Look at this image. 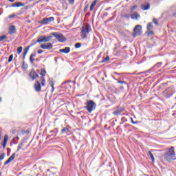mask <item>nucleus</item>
I'll return each mask as SVG.
<instances>
[{"mask_svg":"<svg viewBox=\"0 0 176 176\" xmlns=\"http://www.w3.org/2000/svg\"><path fill=\"white\" fill-rule=\"evenodd\" d=\"M164 159L166 162H173V160H175V151H174V146H171L168 151L165 153Z\"/></svg>","mask_w":176,"mask_h":176,"instance_id":"nucleus-1","label":"nucleus"},{"mask_svg":"<svg viewBox=\"0 0 176 176\" xmlns=\"http://www.w3.org/2000/svg\"><path fill=\"white\" fill-rule=\"evenodd\" d=\"M85 108L89 113H91V112H93V111L97 108V104L93 100H88L86 102Z\"/></svg>","mask_w":176,"mask_h":176,"instance_id":"nucleus-2","label":"nucleus"},{"mask_svg":"<svg viewBox=\"0 0 176 176\" xmlns=\"http://www.w3.org/2000/svg\"><path fill=\"white\" fill-rule=\"evenodd\" d=\"M91 29L90 28V25H86L85 26L82 27L81 30V39H86L87 38V34L89 32H90V30Z\"/></svg>","mask_w":176,"mask_h":176,"instance_id":"nucleus-3","label":"nucleus"},{"mask_svg":"<svg viewBox=\"0 0 176 176\" xmlns=\"http://www.w3.org/2000/svg\"><path fill=\"white\" fill-rule=\"evenodd\" d=\"M175 89L174 88V86H170L168 87L166 89H165L163 92L162 94L166 97V98H168V97H171L173 94H174Z\"/></svg>","mask_w":176,"mask_h":176,"instance_id":"nucleus-4","label":"nucleus"},{"mask_svg":"<svg viewBox=\"0 0 176 176\" xmlns=\"http://www.w3.org/2000/svg\"><path fill=\"white\" fill-rule=\"evenodd\" d=\"M51 35L54 36L58 42H65L67 41V38H65L64 35L60 32H52L51 33Z\"/></svg>","mask_w":176,"mask_h":176,"instance_id":"nucleus-5","label":"nucleus"},{"mask_svg":"<svg viewBox=\"0 0 176 176\" xmlns=\"http://www.w3.org/2000/svg\"><path fill=\"white\" fill-rule=\"evenodd\" d=\"M52 36H41L40 37L38 38L37 39V43H43V42H50Z\"/></svg>","mask_w":176,"mask_h":176,"instance_id":"nucleus-6","label":"nucleus"},{"mask_svg":"<svg viewBox=\"0 0 176 176\" xmlns=\"http://www.w3.org/2000/svg\"><path fill=\"white\" fill-rule=\"evenodd\" d=\"M53 21H54V17L51 16L49 18H43L39 21V23L46 25L47 24H49V23H53Z\"/></svg>","mask_w":176,"mask_h":176,"instance_id":"nucleus-7","label":"nucleus"},{"mask_svg":"<svg viewBox=\"0 0 176 176\" xmlns=\"http://www.w3.org/2000/svg\"><path fill=\"white\" fill-rule=\"evenodd\" d=\"M141 30H142V26L141 25H138L135 27L133 30V38L138 36V35H141Z\"/></svg>","mask_w":176,"mask_h":176,"instance_id":"nucleus-8","label":"nucleus"},{"mask_svg":"<svg viewBox=\"0 0 176 176\" xmlns=\"http://www.w3.org/2000/svg\"><path fill=\"white\" fill-rule=\"evenodd\" d=\"M30 78H32V80H35L36 78L39 77V75L36 74V72H35V69H32L31 72L29 73Z\"/></svg>","mask_w":176,"mask_h":176,"instance_id":"nucleus-9","label":"nucleus"},{"mask_svg":"<svg viewBox=\"0 0 176 176\" xmlns=\"http://www.w3.org/2000/svg\"><path fill=\"white\" fill-rule=\"evenodd\" d=\"M40 47H41V49H44V50L53 49V45L52 44V43H47L46 44H42Z\"/></svg>","mask_w":176,"mask_h":176,"instance_id":"nucleus-10","label":"nucleus"},{"mask_svg":"<svg viewBox=\"0 0 176 176\" xmlns=\"http://www.w3.org/2000/svg\"><path fill=\"white\" fill-rule=\"evenodd\" d=\"M122 112H123V108L118 107L117 109L113 112V115H115L116 116H119V115H120Z\"/></svg>","mask_w":176,"mask_h":176,"instance_id":"nucleus-11","label":"nucleus"},{"mask_svg":"<svg viewBox=\"0 0 176 176\" xmlns=\"http://www.w3.org/2000/svg\"><path fill=\"white\" fill-rule=\"evenodd\" d=\"M34 89L36 91H41V90H42V87H41V82H39V81H36Z\"/></svg>","mask_w":176,"mask_h":176,"instance_id":"nucleus-12","label":"nucleus"},{"mask_svg":"<svg viewBox=\"0 0 176 176\" xmlns=\"http://www.w3.org/2000/svg\"><path fill=\"white\" fill-rule=\"evenodd\" d=\"M9 34L10 35H13V34H16V26L10 25L9 28Z\"/></svg>","mask_w":176,"mask_h":176,"instance_id":"nucleus-13","label":"nucleus"},{"mask_svg":"<svg viewBox=\"0 0 176 176\" xmlns=\"http://www.w3.org/2000/svg\"><path fill=\"white\" fill-rule=\"evenodd\" d=\"M9 140V136L8 135H5L4 136V140L2 144L3 148H6V144H8V141Z\"/></svg>","mask_w":176,"mask_h":176,"instance_id":"nucleus-14","label":"nucleus"},{"mask_svg":"<svg viewBox=\"0 0 176 176\" xmlns=\"http://www.w3.org/2000/svg\"><path fill=\"white\" fill-rule=\"evenodd\" d=\"M59 52L60 53L67 54V53H69V52H71V48H69V47H66L64 49L59 50Z\"/></svg>","mask_w":176,"mask_h":176,"instance_id":"nucleus-15","label":"nucleus"},{"mask_svg":"<svg viewBox=\"0 0 176 176\" xmlns=\"http://www.w3.org/2000/svg\"><path fill=\"white\" fill-rule=\"evenodd\" d=\"M150 8H151V4H149V3L142 5V10H149Z\"/></svg>","mask_w":176,"mask_h":176,"instance_id":"nucleus-16","label":"nucleus"},{"mask_svg":"<svg viewBox=\"0 0 176 176\" xmlns=\"http://www.w3.org/2000/svg\"><path fill=\"white\" fill-rule=\"evenodd\" d=\"M139 17H140V16L138 12H134L133 14L131 15V18L132 19V20H137V19H138Z\"/></svg>","mask_w":176,"mask_h":176,"instance_id":"nucleus-17","label":"nucleus"},{"mask_svg":"<svg viewBox=\"0 0 176 176\" xmlns=\"http://www.w3.org/2000/svg\"><path fill=\"white\" fill-rule=\"evenodd\" d=\"M34 57H36V53H33L30 55V61L31 64H34V61H35V59L34 58Z\"/></svg>","mask_w":176,"mask_h":176,"instance_id":"nucleus-18","label":"nucleus"},{"mask_svg":"<svg viewBox=\"0 0 176 176\" xmlns=\"http://www.w3.org/2000/svg\"><path fill=\"white\" fill-rule=\"evenodd\" d=\"M23 146H24V140H22L21 141V143L19 144L18 145V148H17V152H19L20 151V149H21L23 148Z\"/></svg>","mask_w":176,"mask_h":176,"instance_id":"nucleus-19","label":"nucleus"},{"mask_svg":"<svg viewBox=\"0 0 176 176\" xmlns=\"http://www.w3.org/2000/svg\"><path fill=\"white\" fill-rule=\"evenodd\" d=\"M96 5H97V1H94V2L91 4L89 10L92 11L94 9V6H96Z\"/></svg>","mask_w":176,"mask_h":176,"instance_id":"nucleus-20","label":"nucleus"},{"mask_svg":"<svg viewBox=\"0 0 176 176\" xmlns=\"http://www.w3.org/2000/svg\"><path fill=\"white\" fill-rule=\"evenodd\" d=\"M40 75H41L42 78H43V76H46V70L45 69V68L41 69Z\"/></svg>","mask_w":176,"mask_h":176,"instance_id":"nucleus-21","label":"nucleus"},{"mask_svg":"<svg viewBox=\"0 0 176 176\" xmlns=\"http://www.w3.org/2000/svg\"><path fill=\"white\" fill-rule=\"evenodd\" d=\"M148 155H149L150 158L151 159L153 163H155V157H153V154L152 153V152L148 151Z\"/></svg>","mask_w":176,"mask_h":176,"instance_id":"nucleus-22","label":"nucleus"},{"mask_svg":"<svg viewBox=\"0 0 176 176\" xmlns=\"http://www.w3.org/2000/svg\"><path fill=\"white\" fill-rule=\"evenodd\" d=\"M153 25H152V23H148L147 24V30L148 31H151V30H153Z\"/></svg>","mask_w":176,"mask_h":176,"instance_id":"nucleus-23","label":"nucleus"},{"mask_svg":"<svg viewBox=\"0 0 176 176\" xmlns=\"http://www.w3.org/2000/svg\"><path fill=\"white\" fill-rule=\"evenodd\" d=\"M14 157H16V153H13L9 158L8 160L10 162H13L14 160Z\"/></svg>","mask_w":176,"mask_h":176,"instance_id":"nucleus-24","label":"nucleus"},{"mask_svg":"<svg viewBox=\"0 0 176 176\" xmlns=\"http://www.w3.org/2000/svg\"><path fill=\"white\" fill-rule=\"evenodd\" d=\"M28 50H30V46L26 47L23 51V56L25 57L27 56V53H28Z\"/></svg>","mask_w":176,"mask_h":176,"instance_id":"nucleus-25","label":"nucleus"},{"mask_svg":"<svg viewBox=\"0 0 176 176\" xmlns=\"http://www.w3.org/2000/svg\"><path fill=\"white\" fill-rule=\"evenodd\" d=\"M62 133H69V129L67 128V127H65L62 129Z\"/></svg>","mask_w":176,"mask_h":176,"instance_id":"nucleus-26","label":"nucleus"},{"mask_svg":"<svg viewBox=\"0 0 176 176\" xmlns=\"http://www.w3.org/2000/svg\"><path fill=\"white\" fill-rule=\"evenodd\" d=\"M45 85H46V80H45V78L41 77V85L45 86Z\"/></svg>","mask_w":176,"mask_h":176,"instance_id":"nucleus-27","label":"nucleus"},{"mask_svg":"<svg viewBox=\"0 0 176 176\" xmlns=\"http://www.w3.org/2000/svg\"><path fill=\"white\" fill-rule=\"evenodd\" d=\"M25 6L24 3L21 2H17L16 3V8L23 7Z\"/></svg>","mask_w":176,"mask_h":176,"instance_id":"nucleus-28","label":"nucleus"},{"mask_svg":"<svg viewBox=\"0 0 176 176\" xmlns=\"http://www.w3.org/2000/svg\"><path fill=\"white\" fill-rule=\"evenodd\" d=\"M49 83H50L51 87H53V86H54V80H53V78L50 79Z\"/></svg>","mask_w":176,"mask_h":176,"instance_id":"nucleus-29","label":"nucleus"},{"mask_svg":"<svg viewBox=\"0 0 176 176\" xmlns=\"http://www.w3.org/2000/svg\"><path fill=\"white\" fill-rule=\"evenodd\" d=\"M4 39H8V36L6 35H3L0 36V42H2Z\"/></svg>","mask_w":176,"mask_h":176,"instance_id":"nucleus-30","label":"nucleus"},{"mask_svg":"<svg viewBox=\"0 0 176 176\" xmlns=\"http://www.w3.org/2000/svg\"><path fill=\"white\" fill-rule=\"evenodd\" d=\"M21 52H23V47L20 46L17 48V54H20V53H21Z\"/></svg>","mask_w":176,"mask_h":176,"instance_id":"nucleus-31","label":"nucleus"},{"mask_svg":"<svg viewBox=\"0 0 176 176\" xmlns=\"http://www.w3.org/2000/svg\"><path fill=\"white\" fill-rule=\"evenodd\" d=\"M162 63H158L155 65H154L153 68H160V67H162Z\"/></svg>","mask_w":176,"mask_h":176,"instance_id":"nucleus-32","label":"nucleus"},{"mask_svg":"<svg viewBox=\"0 0 176 176\" xmlns=\"http://www.w3.org/2000/svg\"><path fill=\"white\" fill-rule=\"evenodd\" d=\"M81 47H82V44L80 43H77L75 44L76 49H79Z\"/></svg>","mask_w":176,"mask_h":176,"instance_id":"nucleus-33","label":"nucleus"},{"mask_svg":"<svg viewBox=\"0 0 176 176\" xmlns=\"http://www.w3.org/2000/svg\"><path fill=\"white\" fill-rule=\"evenodd\" d=\"M22 67L24 69H27L28 68V65L25 64V62H23V65H22Z\"/></svg>","mask_w":176,"mask_h":176,"instance_id":"nucleus-34","label":"nucleus"},{"mask_svg":"<svg viewBox=\"0 0 176 176\" xmlns=\"http://www.w3.org/2000/svg\"><path fill=\"white\" fill-rule=\"evenodd\" d=\"M109 60H110L109 56H107L105 58H104V59L102 60V63H105L106 61H109Z\"/></svg>","mask_w":176,"mask_h":176,"instance_id":"nucleus-35","label":"nucleus"},{"mask_svg":"<svg viewBox=\"0 0 176 176\" xmlns=\"http://www.w3.org/2000/svg\"><path fill=\"white\" fill-rule=\"evenodd\" d=\"M13 60V54H11L8 58V63H12V60Z\"/></svg>","mask_w":176,"mask_h":176,"instance_id":"nucleus-36","label":"nucleus"},{"mask_svg":"<svg viewBox=\"0 0 176 176\" xmlns=\"http://www.w3.org/2000/svg\"><path fill=\"white\" fill-rule=\"evenodd\" d=\"M153 23L155 24V25H159V23L157 22V20L155 18L153 19Z\"/></svg>","mask_w":176,"mask_h":176,"instance_id":"nucleus-37","label":"nucleus"},{"mask_svg":"<svg viewBox=\"0 0 176 176\" xmlns=\"http://www.w3.org/2000/svg\"><path fill=\"white\" fill-rule=\"evenodd\" d=\"M137 8H138V6L135 5L131 8V10L133 12V10H135V9H137Z\"/></svg>","mask_w":176,"mask_h":176,"instance_id":"nucleus-38","label":"nucleus"},{"mask_svg":"<svg viewBox=\"0 0 176 176\" xmlns=\"http://www.w3.org/2000/svg\"><path fill=\"white\" fill-rule=\"evenodd\" d=\"M3 159H5V153L0 155V162L1 160H3Z\"/></svg>","mask_w":176,"mask_h":176,"instance_id":"nucleus-39","label":"nucleus"},{"mask_svg":"<svg viewBox=\"0 0 176 176\" xmlns=\"http://www.w3.org/2000/svg\"><path fill=\"white\" fill-rule=\"evenodd\" d=\"M131 123H133V124H137L138 123V121L134 122V121L133 120V118H131Z\"/></svg>","mask_w":176,"mask_h":176,"instance_id":"nucleus-40","label":"nucleus"},{"mask_svg":"<svg viewBox=\"0 0 176 176\" xmlns=\"http://www.w3.org/2000/svg\"><path fill=\"white\" fill-rule=\"evenodd\" d=\"M13 17H16V14H11V15H10V16H8V19H13Z\"/></svg>","mask_w":176,"mask_h":176,"instance_id":"nucleus-41","label":"nucleus"},{"mask_svg":"<svg viewBox=\"0 0 176 176\" xmlns=\"http://www.w3.org/2000/svg\"><path fill=\"white\" fill-rule=\"evenodd\" d=\"M69 3L74 5V3H75V0H69Z\"/></svg>","mask_w":176,"mask_h":176,"instance_id":"nucleus-42","label":"nucleus"},{"mask_svg":"<svg viewBox=\"0 0 176 176\" xmlns=\"http://www.w3.org/2000/svg\"><path fill=\"white\" fill-rule=\"evenodd\" d=\"M148 36H149L150 35H153V31L150 30L149 32L147 34Z\"/></svg>","mask_w":176,"mask_h":176,"instance_id":"nucleus-43","label":"nucleus"},{"mask_svg":"<svg viewBox=\"0 0 176 176\" xmlns=\"http://www.w3.org/2000/svg\"><path fill=\"white\" fill-rule=\"evenodd\" d=\"M124 17H125V19H130V14H126L124 15Z\"/></svg>","mask_w":176,"mask_h":176,"instance_id":"nucleus-44","label":"nucleus"},{"mask_svg":"<svg viewBox=\"0 0 176 176\" xmlns=\"http://www.w3.org/2000/svg\"><path fill=\"white\" fill-rule=\"evenodd\" d=\"M67 83H71V80H66L65 82H63V85H67Z\"/></svg>","mask_w":176,"mask_h":176,"instance_id":"nucleus-45","label":"nucleus"},{"mask_svg":"<svg viewBox=\"0 0 176 176\" xmlns=\"http://www.w3.org/2000/svg\"><path fill=\"white\" fill-rule=\"evenodd\" d=\"M17 3H14L12 4V8H17Z\"/></svg>","mask_w":176,"mask_h":176,"instance_id":"nucleus-46","label":"nucleus"},{"mask_svg":"<svg viewBox=\"0 0 176 176\" xmlns=\"http://www.w3.org/2000/svg\"><path fill=\"white\" fill-rule=\"evenodd\" d=\"M10 162H11V161H10V160L6 161V162H4V166H6V164H9V163H10Z\"/></svg>","mask_w":176,"mask_h":176,"instance_id":"nucleus-47","label":"nucleus"},{"mask_svg":"<svg viewBox=\"0 0 176 176\" xmlns=\"http://www.w3.org/2000/svg\"><path fill=\"white\" fill-rule=\"evenodd\" d=\"M41 53H43V50H38V54H41Z\"/></svg>","mask_w":176,"mask_h":176,"instance_id":"nucleus-48","label":"nucleus"},{"mask_svg":"<svg viewBox=\"0 0 176 176\" xmlns=\"http://www.w3.org/2000/svg\"><path fill=\"white\" fill-rule=\"evenodd\" d=\"M118 83H120V85H124V83H126V82H124V81H118Z\"/></svg>","mask_w":176,"mask_h":176,"instance_id":"nucleus-49","label":"nucleus"},{"mask_svg":"<svg viewBox=\"0 0 176 176\" xmlns=\"http://www.w3.org/2000/svg\"><path fill=\"white\" fill-rule=\"evenodd\" d=\"M17 133V130L14 129L12 131V134H16Z\"/></svg>","mask_w":176,"mask_h":176,"instance_id":"nucleus-50","label":"nucleus"},{"mask_svg":"<svg viewBox=\"0 0 176 176\" xmlns=\"http://www.w3.org/2000/svg\"><path fill=\"white\" fill-rule=\"evenodd\" d=\"M0 140H2V132L0 131Z\"/></svg>","mask_w":176,"mask_h":176,"instance_id":"nucleus-51","label":"nucleus"},{"mask_svg":"<svg viewBox=\"0 0 176 176\" xmlns=\"http://www.w3.org/2000/svg\"><path fill=\"white\" fill-rule=\"evenodd\" d=\"M14 140H20V138H19V136H16V138H14Z\"/></svg>","mask_w":176,"mask_h":176,"instance_id":"nucleus-52","label":"nucleus"},{"mask_svg":"<svg viewBox=\"0 0 176 176\" xmlns=\"http://www.w3.org/2000/svg\"><path fill=\"white\" fill-rule=\"evenodd\" d=\"M84 12H87V6L85 8Z\"/></svg>","mask_w":176,"mask_h":176,"instance_id":"nucleus-53","label":"nucleus"},{"mask_svg":"<svg viewBox=\"0 0 176 176\" xmlns=\"http://www.w3.org/2000/svg\"><path fill=\"white\" fill-rule=\"evenodd\" d=\"M52 91H54V85H53V87H52Z\"/></svg>","mask_w":176,"mask_h":176,"instance_id":"nucleus-54","label":"nucleus"},{"mask_svg":"<svg viewBox=\"0 0 176 176\" xmlns=\"http://www.w3.org/2000/svg\"><path fill=\"white\" fill-rule=\"evenodd\" d=\"M173 16H174V17H176V12L173 13Z\"/></svg>","mask_w":176,"mask_h":176,"instance_id":"nucleus-55","label":"nucleus"},{"mask_svg":"<svg viewBox=\"0 0 176 176\" xmlns=\"http://www.w3.org/2000/svg\"><path fill=\"white\" fill-rule=\"evenodd\" d=\"M10 2H14V0H8Z\"/></svg>","mask_w":176,"mask_h":176,"instance_id":"nucleus-56","label":"nucleus"},{"mask_svg":"<svg viewBox=\"0 0 176 176\" xmlns=\"http://www.w3.org/2000/svg\"><path fill=\"white\" fill-rule=\"evenodd\" d=\"M23 60H25V56H23Z\"/></svg>","mask_w":176,"mask_h":176,"instance_id":"nucleus-57","label":"nucleus"},{"mask_svg":"<svg viewBox=\"0 0 176 176\" xmlns=\"http://www.w3.org/2000/svg\"><path fill=\"white\" fill-rule=\"evenodd\" d=\"M2 102V98L0 97V102Z\"/></svg>","mask_w":176,"mask_h":176,"instance_id":"nucleus-58","label":"nucleus"},{"mask_svg":"<svg viewBox=\"0 0 176 176\" xmlns=\"http://www.w3.org/2000/svg\"><path fill=\"white\" fill-rule=\"evenodd\" d=\"M0 176H2V173L1 172H0Z\"/></svg>","mask_w":176,"mask_h":176,"instance_id":"nucleus-59","label":"nucleus"},{"mask_svg":"<svg viewBox=\"0 0 176 176\" xmlns=\"http://www.w3.org/2000/svg\"><path fill=\"white\" fill-rule=\"evenodd\" d=\"M94 1H96V2H98V1H100V0H94Z\"/></svg>","mask_w":176,"mask_h":176,"instance_id":"nucleus-60","label":"nucleus"},{"mask_svg":"<svg viewBox=\"0 0 176 176\" xmlns=\"http://www.w3.org/2000/svg\"><path fill=\"white\" fill-rule=\"evenodd\" d=\"M46 1H49V0H46Z\"/></svg>","mask_w":176,"mask_h":176,"instance_id":"nucleus-61","label":"nucleus"}]
</instances>
